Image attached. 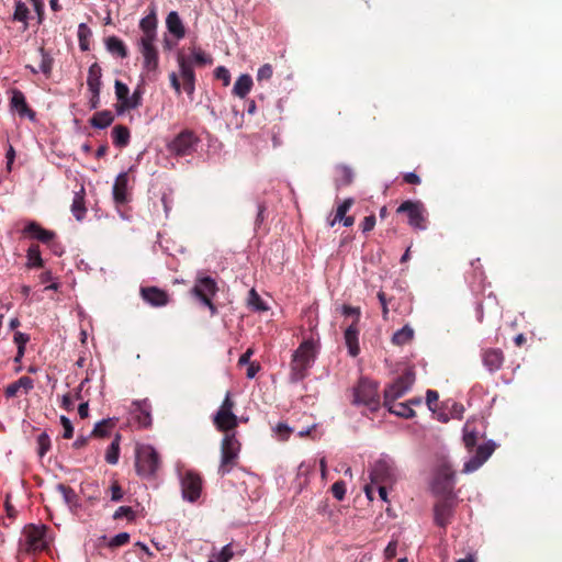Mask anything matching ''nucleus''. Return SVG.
Wrapping results in <instances>:
<instances>
[{
	"mask_svg": "<svg viewBox=\"0 0 562 562\" xmlns=\"http://www.w3.org/2000/svg\"><path fill=\"white\" fill-rule=\"evenodd\" d=\"M241 445L236 435L226 434L221 442V463L217 473L221 476L228 474L238 463Z\"/></svg>",
	"mask_w": 562,
	"mask_h": 562,
	"instance_id": "7ed1b4c3",
	"label": "nucleus"
},
{
	"mask_svg": "<svg viewBox=\"0 0 562 562\" xmlns=\"http://www.w3.org/2000/svg\"><path fill=\"white\" fill-rule=\"evenodd\" d=\"M38 53L41 55V63L38 68H35L31 65H27L26 68L30 69V71L34 75L41 71L46 78H49L53 71L54 58L43 46L38 48Z\"/></svg>",
	"mask_w": 562,
	"mask_h": 562,
	"instance_id": "5701e85b",
	"label": "nucleus"
},
{
	"mask_svg": "<svg viewBox=\"0 0 562 562\" xmlns=\"http://www.w3.org/2000/svg\"><path fill=\"white\" fill-rule=\"evenodd\" d=\"M135 468L139 476L154 477L160 467L159 453L150 445H142L136 448Z\"/></svg>",
	"mask_w": 562,
	"mask_h": 562,
	"instance_id": "20e7f679",
	"label": "nucleus"
},
{
	"mask_svg": "<svg viewBox=\"0 0 562 562\" xmlns=\"http://www.w3.org/2000/svg\"><path fill=\"white\" fill-rule=\"evenodd\" d=\"M34 387V381L26 375L21 376L18 381L9 384L4 389L5 397H14L22 390L25 394H27Z\"/></svg>",
	"mask_w": 562,
	"mask_h": 562,
	"instance_id": "b1692460",
	"label": "nucleus"
},
{
	"mask_svg": "<svg viewBox=\"0 0 562 562\" xmlns=\"http://www.w3.org/2000/svg\"><path fill=\"white\" fill-rule=\"evenodd\" d=\"M114 115L109 110H103L94 113L90 120V124L97 128H105L112 124Z\"/></svg>",
	"mask_w": 562,
	"mask_h": 562,
	"instance_id": "473e14b6",
	"label": "nucleus"
},
{
	"mask_svg": "<svg viewBox=\"0 0 562 562\" xmlns=\"http://www.w3.org/2000/svg\"><path fill=\"white\" fill-rule=\"evenodd\" d=\"M166 26L168 31L177 38L181 40L186 35L184 25L176 11H171L168 13L166 18Z\"/></svg>",
	"mask_w": 562,
	"mask_h": 562,
	"instance_id": "bb28decb",
	"label": "nucleus"
},
{
	"mask_svg": "<svg viewBox=\"0 0 562 562\" xmlns=\"http://www.w3.org/2000/svg\"><path fill=\"white\" fill-rule=\"evenodd\" d=\"M140 103H142V91L138 88L133 92L132 95L128 94V98L124 104V106H125L124 112L138 108L140 105Z\"/></svg>",
	"mask_w": 562,
	"mask_h": 562,
	"instance_id": "09e8293b",
	"label": "nucleus"
},
{
	"mask_svg": "<svg viewBox=\"0 0 562 562\" xmlns=\"http://www.w3.org/2000/svg\"><path fill=\"white\" fill-rule=\"evenodd\" d=\"M353 204V199H346L336 210V214L333 220L328 221V226L333 227L337 222H340L350 210Z\"/></svg>",
	"mask_w": 562,
	"mask_h": 562,
	"instance_id": "37998d69",
	"label": "nucleus"
},
{
	"mask_svg": "<svg viewBox=\"0 0 562 562\" xmlns=\"http://www.w3.org/2000/svg\"><path fill=\"white\" fill-rule=\"evenodd\" d=\"M252 78L249 75H241L237 78L233 93L239 98H245L251 90Z\"/></svg>",
	"mask_w": 562,
	"mask_h": 562,
	"instance_id": "c756f323",
	"label": "nucleus"
},
{
	"mask_svg": "<svg viewBox=\"0 0 562 562\" xmlns=\"http://www.w3.org/2000/svg\"><path fill=\"white\" fill-rule=\"evenodd\" d=\"M10 108L15 111L21 117H27L31 121L36 119V113L32 110L27 102L24 93L19 89H11Z\"/></svg>",
	"mask_w": 562,
	"mask_h": 562,
	"instance_id": "4468645a",
	"label": "nucleus"
},
{
	"mask_svg": "<svg viewBox=\"0 0 562 562\" xmlns=\"http://www.w3.org/2000/svg\"><path fill=\"white\" fill-rule=\"evenodd\" d=\"M29 18V8L21 1L16 2L14 10V20L25 22Z\"/></svg>",
	"mask_w": 562,
	"mask_h": 562,
	"instance_id": "864d4df0",
	"label": "nucleus"
},
{
	"mask_svg": "<svg viewBox=\"0 0 562 562\" xmlns=\"http://www.w3.org/2000/svg\"><path fill=\"white\" fill-rule=\"evenodd\" d=\"M372 484H386L395 481V469L386 460H378L370 471Z\"/></svg>",
	"mask_w": 562,
	"mask_h": 562,
	"instance_id": "f8f14e48",
	"label": "nucleus"
},
{
	"mask_svg": "<svg viewBox=\"0 0 562 562\" xmlns=\"http://www.w3.org/2000/svg\"><path fill=\"white\" fill-rule=\"evenodd\" d=\"M359 333L360 328L359 324L357 323H351L348 325L344 333L345 344L351 357H357L360 352Z\"/></svg>",
	"mask_w": 562,
	"mask_h": 562,
	"instance_id": "412c9836",
	"label": "nucleus"
},
{
	"mask_svg": "<svg viewBox=\"0 0 562 562\" xmlns=\"http://www.w3.org/2000/svg\"><path fill=\"white\" fill-rule=\"evenodd\" d=\"M60 424L64 428L63 437L65 439H70L74 436V427L69 418L66 416H60Z\"/></svg>",
	"mask_w": 562,
	"mask_h": 562,
	"instance_id": "13d9d810",
	"label": "nucleus"
},
{
	"mask_svg": "<svg viewBox=\"0 0 562 562\" xmlns=\"http://www.w3.org/2000/svg\"><path fill=\"white\" fill-rule=\"evenodd\" d=\"M86 190L81 184L79 191L75 192L74 200L70 206L71 213L75 218L81 222L87 214V207L85 203Z\"/></svg>",
	"mask_w": 562,
	"mask_h": 562,
	"instance_id": "a878e982",
	"label": "nucleus"
},
{
	"mask_svg": "<svg viewBox=\"0 0 562 562\" xmlns=\"http://www.w3.org/2000/svg\"><path fill=\"white\" fill-rule=\"evenodd\" d=\"M121 435L116 434L105 452V461L109 464H116L120 458Z\"/></svg>",
	"mask_w": 562,
	"mask_h": 562,
	"instance_id": "58836bf2",
	"label": "nucleus"
},
{
	"mask_svg": "<svg viewBox=\"0 0 562 562\" xmlns=\"http://www.w3.org/2000/svg\"><path fill=\"white\" fill-rule=\"evenodd\" d=\"M390 413L404 417V418H412L415 416L414 409L409 406V404L406 403H391L389 405H384Z\"/></svg>",
	"mask_w": 562,
	"mask_h": 562,
	"instance_id": "c9c22d12",
	"label": "nucleus"
},
{
	"mask_svg": "<svg viewBox=\"0 0 562 562\" xmlns=\"http://www.w3.org/2000/svg\"><path fill=\"white\" fill-rule=\"evenodd\" d=\"M351 403L357 406H366L371 412L380 408L379 384L367 378H361L352 389Z\"/></svg>",
	"mask_w": 562,
	"mask_h": 562,
	"instance_id": "f03ea898",
	"label": "nucleus"
},
{
	"mask_svg": "<svg viewBox=\"0 0 562 562\" xmlns=\"http://www.w3.org/2000/svg\"><path fill=\"white\" fill-rule=\"evenodd\" d=\"M143 300L154 307L166 306L169 303V294L157 286H145L140 289Z\"/></svg>",
	"mask_w": 562,
	"mask_h": 562,
	"instance_id": "f3484780",
	"label": "nucleus"
},
{
	"mask_svg": "<svg viewBox=\"0 0 562 562\" xmlns=\"http://www.w3.org/2000/svg\"><path fill=\"white\" fill-rule=\"evenodd\" d=\"M23 233L48 246H50L56 237L55 232L43 228L37 222L34 221L30 222L24 227Z\"/></svg>",
	"mask_w": 562,
	"mask_h": 562,
	"instance_id": "a211bd4d",
	"label": "nucleus"
},
{
	"mask_svg": "<svg viewBox=\"0 0 562 562\" xmlns=\"http://www.w3.org/2000/svg\"><path fill=\"white\" fill-rule=\"evenodd\" d=\"M123 498V491L117 482H114L111 485V499L113 502H119Z\"/></svg>",
	"mask_w": 562,
	"mask_h": 562,
	"instance_id": "69168bd1",
	"label": "nucleus"
},
{
	"mask_svg": "<svg viewBox=\"0 0 562 562\" xmlns=\"http://www.w3.org/2000/svg\"><path fill=\"white\" fill-rule=\"evenodd\" d=\"M415 382V372L413 369H406L393 383L384 389L383 405H389L397 398L404 396Z\"/></svg>",
	"mask_w": 562,
	"mask_h": 562,
	"instance_id": "39448f33",
	"label": "nucleus"
},
{
	"mask_svg": "<svg viewBox=\"0 0 562 562\" xmlns=\"http://www.w3.org/2000/svg\"><path fill=\"white\" fill-rule=\"evenodd\" d=\"M477 438L479 434L474 429H471L470 424H465L463 442L468 450L472 451L474 449V447L476 446Z\"/></svg>",
	"mask_w": 562,
	"mask_h": 562,
	"instance_id": "c03bdc74",
	"label": "nucleus"
},
{
	"mask_svg": "<svg viewBox=\"0 0 562 562\" xmlns=\"http://www.w3.org/2000/svg\"><path fill=\"white\" fill-rule=\"evenodd\" d=\"M127 186L128 175L127 172H121L113 184V199L116 204L123 205L128 202Z\"/></svg>",
	"mask_w": 562,
	"mask_h": 562,
	"instance_id": "4be33fe9",
	"label": "nucleus"
},
{
	"mask_svg": "<svg viewBox=\"0 0 562 562\" xmlns=\"http://www.w3.org/2000/svg\"><path fill=\"white\" fill-rule=\"evenodd\" d=\"M439 395L437 391L428 390L426 393V403L429 409L434 411V404L438 401Z\"/></svg>",
	"mask_w": 562,
	"mask_h": 562,
	"instance_id": "338daca9",
	"label": "nucleus"
},
{
	"mask_svg": "<svg viewBox=\"0 0 562 562\" xmlns=\"http://www.w3.org/2000/svg\"><path fill=\"white\" fill-rule=\"evenodd\" d=\"M199 142V136L192 130L186 128L167 145V148L175 156H189L193 154Z\"/></svg>",
	"mask_w": 562,
	"mask_h": 562,
	"instance_id": "423d86ee",
	"label": "nucleus"
},
{
	"mask_svg": "<svg viewBox=\"0 0 562 562\" xmlns=\"http://www.w3.org/2000/svg\"><path fill=\"white\" fill-rule=\"evenodd\" d=\"M375 225V216L369 215L366 216L361 223V229L363 233L371 232L374 228Z\"/></svg>",
	"mask_w": 562,
	"mask_h": 562,
	"instance_id": "e2e57ef3",
	"label": "nucleus"
},
{
	"mask_svg": "<svg viewBox=\"0 0 562 562\" xmlns=\"http://www.w3.org/2000/svg\"><path fill=\"white\" fill-rule=\"evenodd\" d=\"M317 355V344L313 338L305 339L293 352L290 362L289 382L296 384L304 380Z\"/></svg>",
	"mask_w": 562,
	"mask_h": 562,
	"instance_id": "f257e3e1",
	"label": "nucleus"
},
{
	"mask_svg": "<svg viewBox=\"0 0 562 562\" xmlns=\"http://www.w3.org/2000/svg\"><path fill=\"white\" fill-rule=\"evenodd\" d=\"M46 526L27 525L23 529L24 536V550L27 553H36L47 548V541L45 538Z\"/></svg>",
	"mask_w": 562,
	"mask_h": 562,
	"instance_id": "1a4fd4ad",
	"label": "nucleus"
},
{
	"mask_svg": "<svg viewBox=\"0 0 562 562\" xmlns=\"http://www.w3.org/2000/svg\"><path fill=\"white\" fill-rule=\"evenodd\" d=\"M192 58L193 61L199 66L210 65L213 63L212 57L201 49H194L192 53Z\"/></svg>",
	"mask_w": 562,
	"mask_h": 562,
	"instance_id": "603ef678",
	"label": "nucleus"
},
{
	"mask_svg": "<svg viewBox=\"0 0 562 562\" xmlns=\"http://www.w3.org/2000/svg\"><path fill=\"white\" fill-rule=\"evenodd\" d=\"M218 291L216 281L211 277H199L191 293L196 296L205 306L209 307L212 315L217 313L216 306L212 302V297Z\"/></svg>",
	"mask_w": 562,
	"mask_h": 562,
	"instance_id": "0eeeda50",
	"label": "nucleus"
},
{
	"mask_svg": "<svg viewBox=\"0 0 562 562\" xmlns=\"http://www.w3.org/2000/svg\"><path fill=\"white\" fill-rule=\"evenodd\" d=\"M414 337V330L411 326L405 325L393 334L392 342L396 346L408 344Z\"/></svg>",
	"mask_w": 562,
	"mask_h": 562,
	"instance_id": "4c0bfd02",
	"label": "nucleus"
},
{
	"mask_svg": "<svg viewBox=\"0 0 562 562\" xmlns=\"http://www.w3.org/2000/svg\"><path fill=\"white\" fill-rule=\"evenodd\" d=\"M114 88H115V95L119 101L116 104V111L119 114H122V113H124V108H125L124 104L128 98L130 89L125 83H123L120 80H115Z\"/></svg>",
	"mask_w": 562,
	"mask_h": 562,
	"instance_id": "72a5a7b5",
	"label": "nucleus"
},
{
	"mask_svg": "<svg viewBox=\"0 0 562 562\" xmlns=\"http://www.w3.org/2000/svg\"><path fill=\"white\" fill-rule=\"evenodd\" d=\"M130 533L127 532H120L117 533L116 536H114L111 541H110V547H121V546H124L126 543H128L130 541Z\"/></svg>",
	"mask_w": 562,
	"mask_h": 562,
	"instance_id": "4d7b16f0",
	"label": "nucleus"
},
{
	"mask_svg": "<svg viewBox=\"0 0 562 562\" xmlns=\"http://www.w3.org/2000/svg\"><path fill=\"white\" fill-rule=\"evenodd\" d=\"M115 422L111 418L102 419L101 422L97 423L93 427V430L91 431V437L95 438H104L108 437L111 432V430L114 428Z\"/></svg>",
	"mask_w": 562,
	"mask_h": 562,
	"instance_id": "e433bc0d",
	"label": "nucleus"
},
{
	"mask_svg": "<svg viewBox=\"0 0 562 562\" xmlns=\"http://www.w3.org/2000/svg\"><path fill=\"white\" fill-rule=\"evenodd\" d=\"M91 92V98L89 100L90 109H98L100 105V92L101 89H91L89 90Z\"/></svg>",
	"mask_w": 562,
	"mask_h": 562,
	"instance_id": "0e129e2a",
	"label": "nucleus"
},
{
	"mask_svg": "<svg viewBox=\"0 0 562 562\" xmlns=\"http://www.w3.org/2000/svg\"><path fill=\"white\" fill-rule=\"evenodd\" d=\"M139 27L143 31L140 40L156 41L157 16L154 10L140 20Z\"/></svg>",
	"mask_w": 562,
	"mask_h": 562,
	"instance_id": "393cba45",
	"label": "nucleus"
},
{
	"mask_svg": "<svg viewBox=\"0 0 562 562\" xmlns=\"http://www.w3.org/2000/svg\"><path fill=\"white\" fill-rule=\"evenodd\" d=\"M178 64L183 80V89L188 95H192L195 89V75L191 61L182 54L178 55Z\"/></svg>",
	"mask_w": 562,
	"mask_h": 562,
	"instance_id": "dca6fc26",
	"label": "nucleus"
},
{
	"mask_svg": "<svg viewBox=\"0 0 562 562\" xmlns=\"http://www.w3.org/2000/svg\"><path fill=\"white\" fill-rule=\"evenodd\" d=\"M56 490L63 496L64 502L70 507L79 506V497L75 490L66 484L59 483L56 486Z\"/></svg>",
	"mask_w": 562,
	"mask_h": 562,
	"instance_id": "7c9ffc66",
	"label": "nucleus"
},
{
	"mask_svg": "<svg viewBox=\"0 0 562 562\" xmlns=\"http://www.w3.org/2000/svg\"><path fill=\"white\" fill-rule=\"evenodd\" d=\"M104 44H105L106 50L110 54L117 56L120 58H126L128 56V50H127L125 43L117 36H114V35L108 36L104 40Z\"/></svg>",
	"mask_w": 562,
	"mask_h": 562,
	"instance_id": "cd10ccee",
	"label": "nucleus"
},
{
	"mask_svg": "<svg viewBox=\"0 0 562 562\" xmlns=\"http://www.w3.org/2000/svg\"><path fill=\"white\" fill-rule=\"evenodd\" d=\"M27 263L29 268H42L44 266V261L41 257V250L38 245H31L27 249Z\"/></svg>",
	"mask_w": 562,
	"mask_h": 562,
	"instance_id": "ea45409f",
	"label": "nucleus"
},
{
	"mask_svg": "<svg viewBox=\"0 0 562 562\" xmlns=\"http://www.w3.org/2000/svg\"><path fill=\"white\" fill-rule=\"evenodd\" d=\"M135 517V512L130 506H120L113 515L114 519L126 518L130 521L134 520Z\"/></svg>",
	"mask_w": 562,
	"mask_h": 562,
	"instance_id": "8fccbe9b",
	"label": "nucleus"
},
{
	"mask_svg": "<svg viewBox=\"0 0 562 562\" xmlns=\"http://www.w3.org/2000/svg\"><path fill=\"white\" fill-rule=\"evenodd\" d=\"M341 311L345 316L353 317L352 323L359 324V321H360V308L359 307H352L350 305H342Z\"/></svg>",
	"mask_w": 562,
	"mask_h": 562,
	"instance_id": "052dcab7",
	"label": "nucleus"
},
{
	"mask_svg": "<svg viewBox=\"0 0 562 562\" xmlns=\"http://www.w3.org/2000/svg\"><path fill=\"white\" fill-rule=\"evenodd\" d=\"M135 405L137 406V412H138V414H137L138 423L144 427L150 426L151 417H150L149 405H148L147 401H144L142 403H135Z\"/></svg>",
	"mask_w": 562,
	"mask_h": 562,
	"instance_id": "79ce46f5",
	"label": "nucleus"
},
{
	"mask_svg": "<svg viewBox=\"0 0 562 562\" xmlns=\"http://www.w3.org/2000/svg\"><path fill=\"white\" fill-rule=\"evenodd\" d=\"M248 304L254 311L263 312L268 310L267 305L255 289L249 291Z\"/></svg>",
	"mask_w": 562,
	"mask_h": 562,
	"instance_id": "a18cd8bd",
	"label": "nucleus"
},
{
	"mask_svg": "<svg viewBox=\"0 0 562 562\" xmlns=\"http://www.w3.org/2000/svg\"><path fill=\"white\" fill-rule=\"evenodd\" d=\"M215 78L221 80L224 86H228L231 83V74L228 69L224 66H218L214 71Z\"/></svg>",
	"mask_w": 562,
	"mask_h": 562,
	"instance_id": "6e6d98bb",
	"label": "nucleus"
},
{
	"mask_svg": "<svg viewBox=\"0 0 562 562\" xmlns=\"http://www.w3.org/2000/svg\"><path fill=\"white\" fill-rule=\"evenodd\" d=\"M330 491L336 499L342 501L346 494V483L339 480L331 485Z\"/></svg>",
	"mask_w": 562,
	"mask_h": 562,
	"instance_id": "5fc2aeb1",
	"label": "nucleus"
},
{
	"mask_svg": "<svg viewBox=\"0 0 562 562\" xmlns=\"http://www.w3.org/2000/svg\"><path fill=\"white\" fill-rule=\"evenodd\" d=\"M102 68L98 63H93L88 70V77H87V86L88 89H101L102 82Z\"/></svg>",
	"mask_w": 562,
	"mask_h": 562,
	"instance_id": "2f4dec72",
	"label": "nucleus"
},
{
	"mask_svg": "<svg viewBox=\"0 0 562 562\" xmlns=\"http://www.w3.org/2000/svg\"><path fill=\"white\" fill-rule=\"evenodd\" d=\"M495 443L488 441L476 448L475 454L468 460L463 465L464 473H471L477 470L494 452Z\"/></svg>",
	"mask_w": 562,
	"mask_h": 562,
	"instance_id": "ddd939ff",
	"label": "nucleus"
},
{
	"mask_svg": "<svg viewBox=\"0 0 562 562\" xmlns=\"http://www.w3.org/2000/svg\"><path fill=\"white\" fill-rule=\"evenodd\" d=\"M155 41L139 40V50L144 58V68L147 71H155L159 65L158 50Z\"/></svg>",
	"mask_w": 562,
	"mask_h": 562,
	"instance_id": "2eb2a0df",
	"label": "nucleus"
},
{
	"mask_svg": "<svg viewBox=\"0 0 562 562\" xmlns=\"http://www.w3.org/2000/svg\"><path fill=\"white\" fill-rule=\"evenodd\" d=\"M397 213H405L408 217V224L424 231L427 228V211L420 201H404L396 210Z\"/></svg>",
	"mask_w": 562,
	"mask_h": 562,
	"instance_id": "6e6552de",
	"label": "nucleus"
},
{
	"mask_svg": "<svg viewBox=\"0 0 562 562\" xmlns=\"http://www.w3.org/2000/svg\"><path fill=\"white\" fill-rule=\"evenodd\" d=\"M234 557V552L232 549V544H226L222 548L218 553L216 560L217 562H229V560Z\"/></svg>",
	"mask_w": 562,
	"mask_h": 562,
	"instance_id": "680f3d73",
	"label": "nucleus"
},
{
	"mask_svg": "<svg viewBox=\"0 0 562 562\" xmlns=\"http://www.w3.org/2000/svg\"><path fill=\"white\" fill-rule=\"evenodd\" d=\"M78 41L79 47L82 52H87L90 49V37L92 36V32L90 27L86 23H80L78 26Z\"/></svg>",
	"mask_w": 562,
	"mask_h": 562,
	"instance_id": "a19ab883",
	"label": "nucleus"
},
{
	"mask_svg": "<svg viewBox=\"0 0 562 562\" xmlns=\"http://www.w3.org/2000/svg\"><path fill=\"white\" fill-rule=\"evenodd\" d=\"M437 482H442V490L451 492L454 485V472L449 465L440 467L437 477Z\"/></svg>",
	"mask_w": 562,
	"mask_h": 562,
	"instance_id": "c85d7f7f",
	"label": "nucleus"
},
{
	"mask_svg": "<svg viewBox=\"0 0 562 562\" xmlns=\"http://www.w3.org/2000/svg\"><path fill=\"white\" fill-rule=\"evenodd\" d=\"M273 69L270 64H265L258 69L257 79L259 81L269 80L272 77Z\"/></svg>",
	"mask_w": 562,
	"mask_h": 562,
	"instance_id": "bf43d9fd",
	"label": "nucleus"
},
{
	"mask_svg": "<svg viewBox=\"0 0 562 562\" xmlns=\"http://www.w3.org/2000/svg\"><path fill=\"white\" fill-rule=\"evenodd\" d=\"M276 431L280 436L281 439H286L290 436V434H291L290 427L286 424H283V423H279L277 425Z\"/></svg>",
	"mask_w": 562,
	"mask_h": 562,
	"instance_id": "774afa93",
	"label": "nucleus"
},
{
	"mask_svg": "<svg viewBox=\"0 0 562 562\" xmlns=\"http://www.w3.org/2000/svg\"><path fill=\"white\" fill-rule=\"evenodd\" d=\"M504 359V353L498 348H488L482 352L483 364L491 373L498 371L503 367Z\"/></svg>",
	"mask_w": 562,
	"mask_h": 562,
	"instance_id": "6ab92c4d",
	"label": "nucleus"
},
{
	"mask_svg": "<svg viewBox=\"0 0 562 562\" xmlns=\"http://www.w3.org/2000/svg\"><path fill=\"white\" fill-rule=\"evenodd\" d=\"M181 491L184 499L191 503L195 502L202 491L201 476L193 471H187L181 477Z\"/></svg>",
	"mask_w": 562,
	"mask_h": 562,
	"instance_id": "9d476101",
	"label": "nucleus"
},
{
	"mask_svg": "<svg viewBox=\"0 0 562 562\" xmlns=\"http://www.w3.org/2000/svg\"><path fill=\"white\" fill-rule=\"evenodd\" d=\"M456 503L451 497H446L438 501L434 506V520L435 524L446 529L451 522L453 517Z\"/></svg>",
	"mask_w": 562,
	"mask_h": 562,
	"instance_id": "9b49d317",
	"label": "nucleus"
},
{
	"mask_svg": "<svg viewBox=\"0 0 562 562\" xmlns=\"http://www.w3.org/2000/svg\"><path fill=\"white\" fill-rule=\"evenodd\" d=\"M339 177L336 180L338 187L349 186L353 180L352 170L346 166L338 168Z\"/></svg>",
	"mask_w": 562,
	"mask_h": 562,
	"instance_id": "49530a36",
	"label": "nucleus"
},
{
	"mask_svg": "<svg viewBox=\"0 0 562 562\" xmlns=\"http://www.w3.org/2000/svg\"><path fill=\"white\" fill-rule=\"evenodd\" d=\"M130 131L126 126L124 125H116L113 130H112V138H113V144L116 146V147H125L128 145L130 143Z\"/></svg>",
	"mask_w": 562,
	"mask_h": 562,
	"instance_id": "f704fd0d",
	"label": "nucleus"
},
{
	"mask_svg": "<svg viewBox=\"0 0 562 562\" xmlns=\"http://www.w3.org/2000/svg\"><path fill=\"white\" fill-rule=\"evenodd\" d=\"M378 299H379V302L382 307V316L384 319H387L389 306L391 305L392 307H394V304H393L394 299L393 297L387 299L386 294L383 291L378 292Z\"/></svg>",
	"mask_w": 562,
	"mask_h": 562,
	"instance_id": "3c124183",
	"label": "nucleus"
},
{
	"mask_svg": "<svg viewBox=\"0 0 562 562\" xmlns=\"http://www.w3.org/2000/svg\"><path fill=\"white\" fill-rule=\"evenodd\" d=\"M213 423L217 430L229 434L231 430L238 426L237 416L234 412L217 411L214 415Z\"/></svg>",
	"mask_w": 562,
	"mask_h": 562,
	"instance_id": "aec40b11",
	"label": "nucleus"
},
{
	"mask_svg": "<svg viewBox=\"0 0 562 562\" xmlns=\"http://www.w3.org/2000/svg\"><path fill=\"white\" fill-rule=\"evenodd\" d=\"M37 446V453L41 458H43L50 449V438L46 432H42L41 435H38Z\"/></svg>",
	"mask_w": 562,
	"mask_h": 562,
	"instance_id": "de8ad7c7",
	"label": "nucleus"
}]
</instances>
